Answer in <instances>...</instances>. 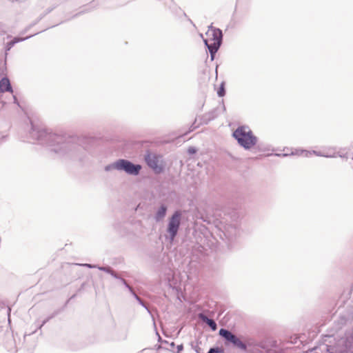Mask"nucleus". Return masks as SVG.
Segmentation results:
<instances>
[{"instance_id": "6ab92c4d", "label": "nucleus", "mask_w": 353, "mask_h": 353, "mask_svg": "<svg viewBox=\"0 0 353 353\" xmlns=\"http://www.w3.org/2000/svg\"><path fill=\"white\" fill-rule=\"evenodd\" d=\"M225 82L222 81L217 90V95L219 97H223L225 95L226 91L225 88Z\"/></svg>"}, {"instance_id": "c85d7f7f", "label": "nucleus", "mask_w": 353, "mask_h": 353, "mask_svg": "<svg viewBox=\"0 0 353 353\" xmlns=\"http://www.w3.org/2000/svg\"><path fill=\"white\" fill-rule=\"evenodd\" d=\"M110 274L114 279H118V280H120V278H121V276H119L117 274V273L114 270H112V272L110 273Z\"/></svg>"}, {"instance_id": "f03ea898", "label": "nucleus", "mask_w": 353, "mask_h": 353, "mask_svg": "<svg viewBox=\"0 0 353 353\" xmlns=\"http://www.w3.org/2000/svg\"><path fill=\"white\" fill-rule=\"evenodd\" d=\"M224 215L228 216L231 220L230 223H226L222 231L223 235H220L221 238L226 242L228 246L232 247L233 242L236 237L240 235L241 230L238 223L239 218V212L235 209H225L223 210Z\"/></svg>"}, {"instance_id": "7ed1b4c3", "label": "nucleus", "mask_w": 353, "mask_h": 353, "mask_svg": "<svg viewBox=\"0 0 353 353\" xmlns=\"http://www.w3.org/2000/svg\"><path fill=\"white\" fill-rule=\"evenodd\" d=\"M232 136L245 150H250L258 141V138L253 134L250 127L245 125L238 126L233 131Z\"/></svg>"}, {"instance_id": "a18cd8bd", "label": "nucleus", "mask_w": 353, "mask_h": 353, "mask_svg": "<svg viewBox=\"0 0 353 353\" xmlns=\"http://www.w3.org/2000/svg\"><path fill=\"white\" fill-rule=\"evenodd\" d=\"M3 136H2V135L0 134V140H1V139H3Z\"/></svg>"}, {"instance_id": "f3484780", "label": "nucleus", "mask_w": 353, "mask_h": 353, "mask_svg": "<svg viewBox=\"0 0 353 353\" xmlns=\"http://www.w3.org/2000/svg\"><path fill=\"white\" fill-rule=\"evenodd\" d=\"M119 159L115 161L114 162L108 164L104 167V170L105 172H110L113 170H116L119 171Z\"/></svg>"}, {"instance_id": "7c9ffc66", "label": "nucleus", "mask_w": 353, "mask_h": 353, "mask_svg": "<svg viewBox=\"0 0 353 353\" xmlns=\"http://www.w3.org/2000/svg\"><path fill=\"white\" fill-rule=\"evenodd\" d=\"M347 342L353 346V333L347 339Z\"/></svg>"}, {"instance_id": "2f4dec72", "label": "nucleus", "mask_w": 353, "mask_h": 353, "mask_svg": "<svg viewBox=\"0 0 353 353\" xmlns=\"http://www.w3.org/2000/svg\"><path fill=\"white\" fill-rule=\"evenodd\" d=\"M210 53V59L211 61H213L215 58V56H216V52H209Z\"/></svg>"}, {"instance_id": "cd10ccee", "label": "nucleus", "mask_w": 353, "mask_h": 353, "mask_svg": "<svg viewBox=\"0 0 353 353\" xmlns=\"http://www.w3.org/2000/svg\"><path fill=\"white\" fill-rule=\"evenodd\" d=\"M197 149L194 146H190L188 149V153L190 155L196 154Z\"/></svg>"}, {"instance_id": "412c9836", "label": "nucleus", "mask_w": 353, "mask_h": 353, "mask_svg": "<svg viewBox=\"0 0 353 353\" xmlns=\"http://www.w3.org/2000/svg\"><path fill=\"white\" fill-rule=\"evenodd\" d=\"M207 353H225L224 348L219 346L211 347Z\"/></svg>"}, {"instance_id": "58836bf2", "label": "nucleus", "mask_w": 353, "mask_h": 353, "mask_svg": "<svg viewBox=\"0 0 353 353\" xmlns=\"http://www.w3.org/2000/svg\"><path fill=\"white\" fill-rule=\"evenodd\" d=\"M170 347H174L175 346L174 342L172 341L169 343Z\"/></svg>"}, {"instance_id": "2eb2a0df", "label": "nucleus", "mask_w": 353, "mask_h": 353, "mask_svg": "<svg viewBox=\"0 0 353 353\" xmlns=\"http://www.w3.org/2000/svg\"><path fill=\"white\" fill-rule=\"evenodd\" d=\"M203 42L209 52H217L221 46L220 43H216L214 41L209 43L208 39H203Z\"/></svg>"}, {"instance_id": "c9c22d12", "label": "nucleus", "mask_w": 353, "mask_h": 353, "mask_svg": "<svg viewBox=\"0 0 353 353\" xmlns=\"http://www.w3.org/2000/svg\"><path fill=\"white\" fill-rule=\"evenodd\" d=\"M340 157H342V158L348 159L349 158V154H348V153H345V154H340Z\"/></svg>"}, {"instance_id": "f8f14e48", "label": "nucleus", "mask_w": 353, "mask_h": 353, "mask_svg": "<svg viewBox=\"0 0 353 353\" xmlns=\"http://www.w3.org/2000/svg\"><path fill=\"white\" fill-rule=\"evenodd\" d=\"M168 207L165 204H161L154 214V219L156 222L161 221L166 215Z\"/></svg>"}, {"instance_id": "37998d69", "label": "nucleus", "mask_w": 353, "mask_h": 353, "mask_svg": "<svg viewBox=\"0 0 353 353\" xmlns=\"http://www.w3.org/2000/svg\"><path fill=\"white\" fill-rule=\"evenodd\" d=\"M327 351L328 352H330V353H334L333 352H331V351H330V347H328V346H327Z\"/></svg>"}, {"instance_id": "79ce46f5", "label": "nucleus", "mask_w": 353, "mask_h": 353, "mask_svg": "<svg viewBox=\"0 0 353 353\" xmlns=\"http://www.w3.org/2000/svg\"><path fill=\"white\" fill-rule=\"evenodd\" d=\"M222 108H223V111L225 112L226 109H225V106L223 103V101H222Z\"/></svg>"}, {"instance_id": "f257e3e1", "label": "nucleus", "mask_w": 353, "mask_h": 353, "mask_svg": "<svg viewBox=\"0 0 353 353\" xmlns=\"http://www.w3.org/2000/svg\"><path fill=\"white\" fill-rule=\"evenodd\" d=\"M29 132L30 137L41 145L48 148L51 154L57 157L65 156L81 159V154L85 150L81 145L84 139L69 136L65 133L49 132L46 129L34 125L32 122Z\"/></svg>"}, {"instance_id": "c756f323", "label": "nucleus", "mask_w": 353, "mask_h": 353, "mask_svg": "<svg viewBox=\"0 0 353 353\" xmlns=\"http://www.w3.org/2000/svg\"><path fill=\"white\" fill-rule=\"evenodd\" d=\"M183 350V345L179 344L176 346V352L175 353H180Z\"/></svg>"}, {"instance_id": "0eeeda50", "label": "nucleus", "mask_w": 353, "mask_h": 353, "mask_svg": "<svg viewBox=\"0 0 353 353\" xmlns=\"http://www.w3.org/2000/svg\"><path fill=\"white\" fill-rule=\"evenodd\" d=\"M119 171L128 175L137 176L142 169L141 165L125 159H119Z\"/></svg>"}, {"instance_id": "6e6552de", "label": "nucleus", "mask_w": 353, "mask_h": 353, "mask_svg": "<svg viewBox=\"0 0 353 353\" xmlns=\"http://www.w3.org/2000/svg\"><path fill=\"white\" fill-rule=\"evenodd\" d=\"M219 115L218 108H214L211 111L205 113L202 116H199L195 118L194 121L190 128V132L193 131L197 128L200 125L208 124L210 121L216 119Z\"/></svg>"}, {"instance_id": "72a5a7b5", "label": "nucleus", "mask_w": 353, "mask_h": 353, "mask_svg": "<svg viewBox=\"0 0 353 353\" xmlns=\"http://www.w3.org/2000/svg\"><path fill=\"white\" fill-rule=\"evenodd\" d=\"M154 348H155L157 350H159L162 349V348L165 349V347H163L161 345H156L154 346ZM166 350H168V348H166Z\"/></svg>"}, {"instance_id": "ea45409f", "label": "nucleus", "mask_w": 353, "mask_h": 353, "mask_svg": "<svg viewBox=\"0 0 353 353\" xmlns=\"http://www.w3.org/2000/svg\"><path fill=\"white\" fill-rule=\"evenodd\" d=\"M74 296H75V294L72 295V296H71V297H70V299L66 301L65 305H67V304L69 303L70 300V299H73Z\"/></svg>"}, {"instance_id": "a211bd4d", "label": "nucleus", "mask_w": 353, "mask_h": 353, "mask_svg": "<svg viewBox=\"0 0 353 353\" xmlns=\"http://www.w3.org/2000/svg\"><path fill=\"white\" fill-rule=\"evenodd\" d=\"M134 298L137 301L139 305H141L143 307H144L147 312L151 314L150 310L149 307L145 303V302L136 294V292H133L132 294Z\"/></svg>"}, {"instance_id": "1a4fd4ad", "label": "nucleus", "mask_w": 353, "mask_h": 353, "mask_svg": "<svg viewBox=\"0 0 353 353\" xmlns=\"http://www.w3.org/2000/svg\"><path fill=\"white\" fill-rule=\"evenodd\" d=\"M103 2V0H92L88 6L87 8L83 9L74 15H73L71 19L74 18L77 16H79L82 14H84L88 12H90L93 10L95 8H97L99 4L102 3Z\"/></svg>"}, {"instance_id": "ddd939ff", "label": "nucleus", "mask_w": 353, "mask_h": 353, "mask_svg": "<svg viewBox=\"0 0 353 353\" xmlns=\"http://www.w3.org/2000/svg\"><path fill=\"white\" fill-rule=\"evenodd\" d=\"M61 310H57L56 311H54L51 315L48 316L47 318H46L42 322L41 324L38 325L37 326V328L31 332L29 334H24V339H26V337L27 336H30L31 334H33L34 333H35L37 332V330H41V327L46 324L47 323L50 319H53L54 316H56L57 315H58L60 312H61Z\"/></svg>"}, {"instance_id": "9b49d317", "label": "nucleus", "mask_w": 353, "mask_h": 353, "mask_svg": "<svg viewBox=\"0 0 353 353\" xmlns=\"http://www.w3.org/2000/svg\"><path fill=\"white\" fill-rule=\"evenodd\" d=\"M12 92V88L10 79L7 77H3L0 80V92Z\"/></svg>"}, {"instance_id": "dca6fc26", "label": "nucleus", "mask_w": 353, "mask_h": 353, "mask_svg": "<svg viewBox=\"0 0 353 353\" xmlns=\"http://www.w3.org/2000/svg\"><path fill=\"white\" fill-rule=\"evenodd\" d=\"M63 22V21L60 22V23H59V24H60V23H62ZM58 25H59V23H58ZM54 26H56V25H54V26H51V28H53V27H54ZM49 28H50V27L47 28H46L45 30H41V31H39V32H36V33H34V34H31V35L27 36V37H14V38H13V39L12 40V43H14V45H15V44H16V43H19V42H21V41H26V40H27V39H30V38H31V37H34V36H35V35H37V34H39V33H41V32H44L45 30H48V29H49Z\"/></svg>"}, {"instance_id": "e433bc0d", "label": "nucleus", "mask_w": 353, "mask_h": 353, "mask_svg": "<svg viewBox=\"0 0 353 353\" xmlns=\"http://www.w3.org/2000/svg\"><path fill=\"white\" fill-rule=\"evenodd\" d=\"M13 99H14V103L19 106V101L17 100V98L15 96H13Z\"/></svg>"}, {"instance_id": "aec40b11", "label": "nucleus", "mask_w": 353, "mask_h": 353, "mask_svg": "<svg viewBox=\"0 0 353 353\" xmlns=\"http://www.w3.org/2000/svg\"><path fill=\"white\" fill-rule=\"evenodd\" d=\"M57 7V5L54 4L52 6L47 8L42 14H41L39 15V20H41L42 19H43L47 14H48L52 11H53Z\"/></svg>"}, {"instance_id": "bb28decb", "label": "nucleus", "mask_w": 353, "mask_h": 353, "mask_svg": "<svg viewBox=\"0 0 353 353\" xmlns=\"http://www.w3.org/2000/svg\"><path fill=\"white\" fill-rule=\"evenodd\" d=\"M79 265L81 266L86 267L90 269L97 268V267H98V265H94V264H91V263H82V264H79Z\"/></svg>"}, {"instance_id": "4c0bfd02", "label": "nucleus", "mask_w": 353, "mask_h": 353, "mask_svg": "<svg viewBox=\"0 0 353 353\" xmlns=\"http://www.w3.org/2000/svg\"><path fill=\"white\" fill-rule=\"evenodd\" d=\"M266 352H267V353H277L276 351H273V350H270V349H268V350H266Z\"/></svg>"}, {"instance_id": "473e14b6", "label": "nucleus", "mask_w": 353, "mask_h": 353, "mask_svg": "<svg viewBox=\"0 0 353 353\" xmlns=\"http://www.w3.org/2000/svg\"><path fill=\"white\" fill-rule=\"evenodd\" d=\"M156 334L158 336V342L162 343L163 340L162 339V338L161 337V336L159 335V332H158V331L157 330H156Z\"/></svg>"}, {"instance_id": "4be33fe9", "label": "nucleus", "mask_w": 353, "mask_h": 353, "mask_svg": "<svg viewBox=\"0 0 353 353\" xmlns=\"http://www.w3.org/2000/svg\"><path fill=\"white\" fill-rule=\"evenodd\" d=\"M119 281L125 286V288L128 290V291L130 292L131 294H132L133 292H135L134 290H133V288L130 285L128 284V283L123 278H122V277L120 278Z\"/></svg>"}, {"instance_id": "a19ab883", "label": "nucleus", "mask_w": 353, "mask_h": 353, "mask_svg": "<svg viewBox=\"0 0 353 353\" xmlns=\"http://www.w3.org/2000/svg\"><path fill=\"white\" fill-rule=\"evenodd\" d=\"M312 152H313L314 154H316L317 156H322V154H321L319 152H316V151H314V150H313V151H312Z\"/></svg>"}, {"instance_id": "20e7f679", "label": "nucleus", "mask_w": 353, "mask_h": 353, "mask_svg": "<svg viewBox=\"0 0 353 353\" xmlns=\"http://www.w3.org/2000/svg\"><path fill=\"white\" fill-rule=\"evenodd\" d=\"M219 334L223 339L225 345L228 346L232 345L241 350H247V344L228 329L221 328L219 331Z\"/></svg>"}, {"instance_id": "b1692460", "label": "nucleus", "mask_w": 353, "mask_h": 353, "mask_svg": "<svg viewBox=\"0 0 353 353\" xmlns=\"http://www.w3.org/2000/svg\"><path fill=\"white\" fill-rule=\"evenodd\" d=\"M179 17H184L185 19H187V20L191 23L192 24L193 26H194V24L193 23L192 21L187 16L186 13L182 10L181 9H179Z\"/></svg>"}, {"instance_id": "423d86ee", "label": "nucleus", "mask_w": 353, "mask_h": 353, "mask_svg": "<svg viewBox=\"0 0 353 353\" xmlns=\"http://www.w3.org/2000/svg\"><path fill=\"white\" fill-rule=\"evenodd\" d=\"M160 156L157 154H152L148 152L145 155V161L147 165L156 174H161L165 170V164L163 160L161 161L159 159Z\"/></svg>"}, {"instance_id": "393cba45", "label": "nucleus", "mask_w": 353, "mask_h": 353, "mask_svg": "<svg viewBox=\"0 0 353 353\" xmlns=\"http://www.w3.org/2000/svg\"><path fill=\"white\" fill-rule=\"evenodd\" d=\"M14 43L12 41L8 42L5 46V55L7 56L8 52L11 50V48L14 46Z\"/></svg>"}, {"instance_id": "5701e85b", "label": "nucleus", "mask_w": 353, "mask_h": 353, "mask_svg": "<svg viewBox=\"0 0 353 353\" xmlns=\"http://www.w3.org/2000/svg\"><path fill=\"white\" fill-rule=\"evenodd\" d=\"M97 269L99 270L100 271H103V272H106V273H108L109 274L112 272V270H113L111 267H110L108 265H107V266H99V265H98Z\"/></svg>"}, {"instance_id": "f704fd0d", "label": "nucleus", "mask_w": 353, "mask_h": 353, "mask_svg": "<svg viewBox=\"0 0 353 353\" xmlns=\"http://www.w3.org/2000/svg\"><path fill=\"white\" fill-rule=\"evenodd\" d=\"M274 156H277V157H287L288 156V154H285V153H281V154H274Z\"/></svg>"}, {"instance_id": "9d476101", "label": "nucleus", "mask_w": 353, "mask_h": 353, "mask_svg": "<svg viewBox=\"0 0 353 353\" xmlns=\"http://www.w3.org/2000/svg\"><path fill=\"white\" fill-rule=\"evenodd\" d=\"M199 318L205 323H206L212 331L217 330V324L215 321L203 313H199L198 315Z\"/></svg>"}, {"instance_id": "4468645a", "label": "nucleus", "mask_w": 353, "mask_h": 353, "mask_svg": "<svg viewBox=\"0 0 353 353\" xmlns=\"http://www.w3.org/2000/svg\"><path fill=\"white\" fill-rule=\"evenodd\" d=\"M212 41L220 43L222 44L223 32L219 28H213L212 29Z\"/></svg>"}, {"instance_id": "a878e982", "label": "nucleus", "mask_w": 353, "mask_h": 353, "mask_svg": "<svg viewBox=\"0 0 353 353\" xmlns=\"http://www.w3.org/2000/svg\"><path fill=\"white\" fill-rule=\"evenodd\" d=\"M41 20H39V17L35 20L32 23H30L22 32L21 34H24L25 32H26L30 28H32V26L37 25Z\"/></svg>"}, {"instance_id": "c03bdc74", "label": "nucleus", "mask_w": 353, "mask_h": 353, "mask_svg": "<svg viewBox=\"0 0 353 353\" xmlns=\"http://www.w3.org/2000/svg\"><path fill=\"white\" fill-rule=\"evenodd\" d=\"M163 344H168L169 345V342L165 341V340H163V342H162Z\"/></svg>"}, {"instance_id": "39448f33", "label": "nucleus", "mask_w": 353, "mask_h": 353, "mask_svg": "<svg viewBox=\"0 0 353 353\" xmlns=\"http://www.w3.org/2000/svg\"><path fill=\"white\" fill-rule=\"evenodd\" d=\"M181 212L179 210H176L168 219L167 225V232L168 234V239L172 242L177 236L181 221Z\"/></svg>"}]
</instances>
